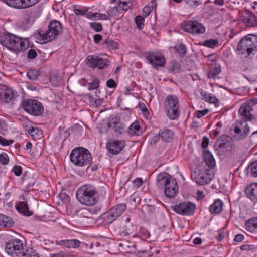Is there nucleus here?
Segmentation results:
<instances>
[{"mask_svg": "<svg viewBox=\"0 0 257 257\" xmlns=\"http://www.w3.org/2000/svg\"><path fill=\"white\" fill-rule=\"evenodd\" d=\"M106 86L110 88H114L117 86V84L113 79H109L106 81Z\"/></svg>", "mask_w": 257, "mask_h": 257, "instance_id": "61", "label": "nucleus"}, {"mask_svg": "<svg viewBox=\"0 0 257 257\" xmlns=\"http://www.w3.org/2000/svg\"><path fill=\"white\" fill-rule=\"evenodd\" d=\"M50 257H74V256L71 254L58 253H54L53 254H51Z\"/></svg>", "mask_w": 257, "mask_h": 257, "instance_id": "64", "label": "nucleus"}, {"mask_svg": "<svg viewBox=\"0 0 257 257\" xmlns=\"http://www.w3.org/2000/svg\"><path fill=\"white\" fill-rule=\"evenodd\" d=\"M37 52L34 49H31L28 51V58L29 59H34L37 56Z\"/></svg>", "mask_w": 257, "mask_h": 257, "instance_id": "63", "label": "nucleus"}, {"mask_svg": "<svg viewBox=\"0 0 257 257\" xmlns=\"http://www.w3.org/2000/svg\"><path fill=\"white\" fill-rule=\"evenodd\" d=\"M78 201L86 206H93L98 200V193L95 187L91 185H84L78 188L76 193Z\"/></svg>", "mask_w": 257, "mask_h": 257, "instance_id": "3", "label": "nucleus"}, {"mask_svg": "<svg viewBox=\"0 0 257 257\" xmlns=\"http://www.w3.org/2000/svg\"><path fill=\"white\" fill-rule=\"evenodd\" d=\"M99 82H100V81L98 78H94L93 81H92V82H90L88 84V89L89 90H91L96 89L98 88V87L99 86Z\"/></svg>", "mask_w": 257, "mask_h": 257, "instance_id": "49", "label": "nucleus"}, {"mask_svg": "<svg viewBox=\"0 0 257 257\" xmlns=\"http://www.w3.org/2000/svg\"><path fill=\"white\" fill-rule=\"evenodd\" d=\"M120 235L122 236H126L130 235L134 232V226L131 224H126L120 226L119 229Z\"/></svg>", "mask_w": 257, "mask_h": 257, "instance_id": "26", "label": "nucleus"}, {"mask_svg": "<svg viewBox=\"0 0 257 257\" xmlns=\"http://www.w3.org/2000/svg\"><path fill=\"white\" fill-rule=\"evenodd\" d=\"M245 193L251 200L257 201V183H252L248 186L246 189Z\"/></svg>", "mask_w": 257, "mask_h": 257, "instance_id": "21", "label": "nucleus"}, {"mask_svg": "<svg viewBox=\"0 0 257 257\" xmlns=\"http://www.w3.org/2000/svg\"><path fill=\"white\" fill-rule=\"evenodd\" d=\"M155 210V207L153 206L149 205H144L142 207V211L145 213L148 214L152 213Z\"/></svg>", "mask_w": 257, "mask_h": 257, "instance_id": "54", "label": "nucleus"}, {"mask_svg": "<svg viewBox=\"0 0 257 257\" xmlns=\"http://www.w3.org/2000/svg\"><path fill=\"white\" fill-rule=\"evenodd\" d=\"M240 20L246 26L257 27V18L254 14L248 10L245 11L242 13Z\"/></svg>", "mask_w": 257, "mask_h": 257, "instance_id": "13", "label": "nucleus"}, {"mask_svg": "<svg viewBox=\"0 0 257 257\" xmlns=\"http://www.w3.org/2000/svg\"><path fill=\"white\" fill-rule=\"evenodd\" d=\"M80 241L76 239L61 240L57 241V244L66 248H76L80 245Z\"/></svg>", "mask_w": 257, "mask_h": 257, "instance_id": "22", "label": "nucleus"}, {"mask_svg": "<svg viewBox=\"0 0 257 257\" xmlns=\"http://www.w3.org/2000/svg\"><path fill=\"white\" fill-rule=\"evenodd\" d=\"M126 205L125 203H121L115 205L114 207L110 209L115 215L118 217L125 211Z\"/></svg>", "mask_w": 257, "mask_h": 257, "instance_id": "31", "label": "nucleus"}, {"mask_svg": "<svg viewBox=\"0 0 257 257\" xmlns=\"http://www.w3.org/2000/svg\"><path fill=\"white\" fill-rule=\"evenodd\" d=\"M251 110L252 108L248 103H245L241 105L238 113L244 121L240 123L239 126H236L234 130L236 133L234 136L236 140L244 139L248 135L250 128L246 121H251L253 118V116L250 113Z\"/></svg>", "mask_w": 257, "mask_h": 257, "instance_id": "1", "label": "nucleus"}, {"mask_svg": "<svg viewBox=\"0 0 257 257\" xmlns=\"http://www.w3.org/2000/svg\"><path fill=\"white\" fill-rule=\"evenodd\" d=\"M0 43L10 50L15 52L24 51L29 46L26 40L11 33L1 34Z\"/></svg>", "mask_w": 257, "mask_h": 257, "instance_id": "2", "label": "nucleus"}, {"mask_svg": "<svg viewBox=\"0 0 257 257\" xmlns=\"http://www.w3.org/2000/svg\"><path fill=\"white\" fill-rule=\"evenodd\" d=\"M99 56L96 55H89L87 57L86 63L87 65L92 68H96Z\"/></svg>", "mask_w": 257, "mask_h": 257, "instance_id": "36", "label": "nucleus"}, {"mask_svg": "<svg viewBox=\"0 0 257 257\" xmlns=\"http://www.w3.org/2000/svg\"><path fill=\"white\" fill-rule=\"evenodd\" d=\"M97 60V64L96 68L103 69L107 68L110 64L109 61L107 59H103L99 56Z\"/></svg>", "mask_w": 257, "mask_h": 257, "instance_id": "38", "label": "nucleus"}, {"mask_svg": "<svg viewBox=\"0 0 257 257\" xmlns=\"http://www.w3.org/2000/svg\"><path fill=\"white\" fill-rule=\"evenodd\" d=\"M50 81L55 86H58L61 83L59 77L56 75H52L50 77Z\"/></svg>", "mask_w": 257, "mask_h": 257, "instance_id": "57", "label": "nucleus"}, {"mask_svg": "<svg viewBox=\"0 0 257 257\" xmlns=\"http://www.w3.org/2000/svg\"><path fill=\"white\" fill-rule=\"evenodd\" d=\"M146 58L155 68L163 67L165 64L164 56L161 53L151 52L146 55Z\"/></svg>", "mask_w": 257, "mask_h": 257, "instance_id": "12", "label": "nucleus"}, {"mask_svg": "<svg viewBox=\"0 0 257 257\" xmlns=\"http://www.w3.org/2000/svg\"><path fill=\"white\" fill-rule=\"evenodd\" d=\"M131 1H119L117 6L113 7L112 11L116 10L117 13H121L123 11L127 10L132 6V4H131Z\"/></svg>", "mask_w": 257, "mask_h": 257, "instance_id": "25", "label": "nucleus"}, {"mask_svg": "<svg viewBox=\"0 0 257 257\" xmlns=\"http://www.w3.org/2000/svg\"><path fill=\"white\" fill-rule=\"evenodd\" d=\"M88 18L92 20H108V16L106 14H103L99 13H90V15L88 16Z\"/></svg>", "mask_w": 257, "mask_h": 257, "instance_id": "43", "label": "nucleus"}, {"mask_svg": "<svg viewBox=\"0 0 257 257\" xmlns=\"http://www.w3.org/2000/svg\"><path fill=\"white\" fill-rule=\"evenodd\" d=\"M209 112L208 109H205L203 110L197 111L195 113V116L197 118H201V117L207 114Z\"/></svg>", "mask_w": 257, "mask_h": 257, "instance_id": "60", "label": "nucleus"}, {"mask_svg": "<svg viewBox=\"0 0 257 257\" xmlns=\"http://www.w3.org/2000/svg\"><path fill=\"white\" fill-rule=\"evenodd\" d=\"M126 205L125 203H121L115 205L114 207L110 209L115 215L118 217L125 211Z\"/></svg>", "mask_w": 257, "mask_h": 257, "instance_id": "32", "label": "nucleus"}, {"mask_svg": "<svg viewBox=\"0 0 257 257\" xmlns=\"http://www.w3.org/2000/svg\"><path fill=\"white\" fill-rule=\"evenodd\" d=\"M246 230L250 232L257 230V218H252L246 221L245 223Z\"/></svg>", "mask_w": 257, "mask_h": 257, "instance_id": "28", "label": "nucleus"}, {"mask_svg": "<svg viewBox=\"0 0 257 257\" xmlns=\"http://www.w3.org/2000/svg\"><path fill=\"white\" fill-rule=\"evenodd\" d=\"M180 66L179 63L176 61H171L168 67V71L171 73L176 74L179 72Z\"/></svg>", "mask_w": 257, "mask_h": 257, "instance_id": "42", "label": "nucleus"}, {"mask_svg": "<svg viewBox=\"0 0 257 257\" xmlns=\"http://www.w3.org/2000/svg\"><path fill=\"white\" fill-rule=\"evenodd\" d=\"M229 137L226 135L221 136L219 138L217 139L215 145L218 146L219 148L222 149L226 147L227 143L228 142Z\"/></svg>", "mask_w": 257, "mask_h": 257, "instance_id": "37", "label": "nucleus"}, {"mask_svg": "<svg viewBox=\"0 0 257 257\" xmlns=\"http://www.w3.org/2000/svg\"><path fill=\"white\" fill-rule=\"evenodd\" d=\"M90 26L91 29L95 30L96 32H100L102 29L101 24L97 22L90 23Z\"/></svg>", "mask_w": 257, "mask_h": 257, "instance_id": "56", "label": "nucleus"}, {"mask_svg": "<svg viewBox=\"0 0 257 257\" xmlns=\"http://www.w3.org/2000/svg\"><path fill=\"white\" fill-rule=\"evenodd\" d=\"M218 41L216 39H209L204 41V45L210 48H213L218 44Z\"/></svg>", "mask_w": 257, "mask_h": 257, "instance_id": "52", "label": "nucleus"}, {"mask_svg": "<svg viewBox=\"0 0 257 257\" xmlns=\"http://www.w3.org/2000/svg\"><path fill=\"white\" fill-rule=\"evenodd\" d=\"M204 99L206 102L210 103H215L217 101V99L215 97L211 96L210 94L204 92Z\"/></svg>", "mask_w": 257, "mask_h": 257, "instance_id": "53", "label": "nucleus"}, {"mask_svg": "<svg viewBox=\"0 0 257 257\" xmlns=\"http://www.w3.org/2000/svg\"><path fill=\"white\" fill-rule=\"evenodd\" d=\"M164 188L165 195L169 198L175 197L178 192V187L175 180L172 181Z\"/></svg>", "mask_w": 257, "mask_h": 257, "instance_id": "18", "label": "nucleus"}, {"mask_svg": "<svg viewBox=\"0 0 257 257\" xmlns=\"http://www.w3.org/2000/svg\"><path fill=\"white\" fill-rule=\"evenodd\" d=\"M5 251L12 257L22 255L24 249L23 244L19 239H13L8 241L5 245Z\"/></svg>", "mask_w": 257, "mask_h": 257, "instance_id": "10", "label": "nucleus"}, {"mask_svg": "<svg viewBox=\"0 0 257 257\" xmlns=\"http://www.w3.org/2000/svg\"><path fill=\"white\" fill-rule=\"evenodd\" d=\"M140 129V125L137 123H133L130 126L128 133L131 135L137 134Z\"/></svg>", "mask_w": 257, "mask_h": 257, "instance_id": "48", "label": "nucleus"}, {"mask_svg": "<svg viewBox=\"0 0 257 257\" xmlns=\"http://www.w3.org/2000/svg\"><path fill=\"white\" fill-rule=\"evenodd\" d=\"M164 104L168 117L171 120L177 119L179 116L178 98L175 95H168L165 98Z\"/></svg>", "mask_w": 257, "mask_h": 257, "instance_id": "7", "label": "nucleus"}, {"mask_svg": "<svg viewBox=\"0 0 257 257\" xmlns=\"http://www.w3.org/2000/svg\"><path fill=\"white\" fill-rule=\"evenodd\" d=\"M174 180V178L168 174L162 172L159 174L156 177V185L160 189H164L168 186V184L171 181Z\"/></svg>", "mask_w": 257, "mask_h": 257, "instance_id": "15", "label": "nucleus"}, {"mask_svg": "<svg viewBox=\"0 0 257 257\" xmlns=\"http://www.w3.org/2000/svg\"><path fill=\"white\" fill-rule=\"evenodd\" d=\"M13 170L15 175L17 176H20L22 174V168L20 166L15 165Z\"/></svg>", "mask_w": 257, "mask_h": 257, "instance_id": "62", "label": "nucleus"}, {"mask_svg": "<svg viewBox=\"0 0 257 257\" xmlns=\"http://www.w3.org/2000/svg\"><path fill=\"white\" fill-rule=\"evenodd\" d=\"M156 4L155 1L150 2L147 5L145 6L143 9V13L145 17L148 16L153 10L156 8Z\"/></svg>", "mask_w": 257, "mask_h": 257, "instance_id": "40", "label": "nucleus"}, {"mask_svg": "<svg viewBox=\"0 0 257 257\" xmlns=\"http://www.w3.org/2000/svg\"><path fill=\"white\" fill-rule=\"evenodd\" d=\"M104 219L107 224L112 223L118 218L115 214L110 209L107 213L104 214Z\"/></svg>", "mask_w": 257, "mask_h": 257, "instance_id": "34", "label": "nucleus"}, {"mask_svg": "<svg viewBox=\"0 0 257 257\" xmlns=\"http://www.w3.org/2000/svg\"><path fill=\"white\" fill-rule=\"evenodd\" d=\"M103 47L109 49H116L118 48V44L112 39H106L104 41Z\"/></svg>", "mask_w": 257, "mask_h": 257, "instance_id": "41", "label": "nucleus"}, {"mask_svg": "<svg viewBox=\"0 0 257 257\" xmlns=\"http://www.w3.org/2000/svg\"><path fill=\"white\" fill-rule=\"evenodd\" d=\"M172 209L174 212L179 214L190 216L194 213L196 205L191 202H183L178 205L172 206Z\"/></svg>", "mask_w": 257, "mask_h": 257, "instance_id": "9", "label": "nucleus"}, {"mask_svg": "<svg viewBox=\"0 0 257 257\" xmlns=\"http://www.w3.org/2000/svg\"><path fill=\"white\" fill-rule=\"evenodd\" d=\"M173 132L167 128L160 130L159 132V137L166 142H170L173 139Z\"/></svg>", "mask_w": 257, "mask_h": 257, "instance_id": "23", "label": "nucleus"}, {"mask_svg": "<svg viewBox=\"0 0 257 257\" xmlns=\"http://www.w3.org/2000/svg\"><path fill=\"white\" fill-rule=\"evenodd\" d=\"M28 133L34 138L39 137L41 134V132L37 127L34 126H31L29 128Z\"/></svg>", "mask_w": 257, "mask_h": 257, "instance_id": "47", "label": "nucleus"}, {"mask_svg": "<svg viewBox=\"0 0 257 257\" xmlns=\"http://www.w3.org/2000/svg\"><path fill=\"white\" fill-rule=\"evenodd\" d=\"M247 172L250 175L257 177V161L253 162L248 166Z\"/></svg>", "mask_w": 257, "mask_h": 257, "instance_id": "44", "label": "nucleus"}, {"mask_svg": "<svg viewBox=\"0 0 257 257\" xmlns=\"http://www.w3.org/2000/svg\"><path fill=\"white\" fill-rule=\"evenodd\" d=\"M144 18L141 16H138L135 18V23L137 28L141 30L144 26Z\"/></svg>", "mask_w": 257, "mask_h": 257, "instance_id": "51", "label": "nucleus"}, {"mask_svg": "<svg viewBox=\"0 0 257 257\" xmlns=\"http://www.w3.org/2000/svg\"><path fill=\"white\" fill-rule=\"evenodd\" d=\"M124 147L123 141L110 140L106 143V148L108 152L112 155L118 154Z\"/></svg>", "mask_w": 257, "mask_h": 257, "instance_id": "14", "label": "nucleus"}, {"mask_svg": "<svg viewBox=\"0 0 257 257\" xmlns=\"http://www.w3.org/2000/svg\"><path fill=\"white\" fill-rule=\"evenodd\" d=\"M8 6L15 9H25L35 5L38 1H3Z\"/></svg>", "mask_w": 257, "mask_h": 257, "instance_id": "17", "label": "nucleus"}, {"mask_svg": "<svg viewBox=\"0 0 257 257\" xmlns=\"http://www.w3.org/2000/svg\"><path fill=\"white\" fill-rule=\"evenodd\" d=\"M110 124V126L112 127L114 132L116 135H121L124 132L125 125L120 122L119 118L116 117L112 118Z\"/></svg>", "mask_w": 257, "mask_h": 257, "instance_id": "19", "label": "nucleus"}, {"mask_svg": "<svg viewBox=\"0 0 257 257\" xmlns=\"http://www.w3.org/2000/svg\"><path fill=\"white\" fill-rule=\"evenodd\" d=\"M39 75V72L35 69L30 70L27 73V77L31 80H36Z\"/></svg>", "mask_w": 257, "mask_h": 257, "instance_id": "46", "label": "nucleus"}, {"mask_svg": "<svg viewBox=\"0 0 257 257\" xmlns=\"http://www.w3.org/2000/svg\"><path fill=\"white\" fill-rule=\"evenodd\" d=\"M70 158L74 165L79 167L88 166L92 160L90 151L82 147L74 148L70 154Z\"/></svg>", "mask_w": 257, "mask_h": 257, "instance_id": "5", "label": "nucleus"}, {"mask_svg": "<svg viewBox=\"0 0 257 257\" xmlns=\"http://www.w3.org/2000/svg\"><path fill=\"white\" fill-rule=\"evenodd\" d=\"M221 71V67L220 66H218L208 71L207 73V77L210 79H215L218 77V76L220 73Z\"/></svg>", "mask_w": 257, "mask_h": 257, "instance_id": "39", "label": "nucleus"}, {"mask_svg": "<svg viewBox=\"0 0 257 257\" xmlns=\"http://www.w3.org/2000/svg\"><path fill=\"white\" fill-rule=\"evenodd\" d=\"M74 12L77 15L86 16L87 18L90 13V12H87V10L79 9H74Z\"/></svg>", "mask_w": 257, "mask_h": 257, "instance_id": "55", "label": "nucleus"}, {"mask_svg": "<svg viewBox=\"0 0 257 257\" xmlns=\"http://www.w3.org/2000/svg\"><path fill=\"white\" fill-rule=\"evenodd\" d=\"M174 48L177 53L179 54L180 55H183L187 52V48L184 44L180 43L176 44Z\"/></svg>", "mask_w": 257, "mask_h": 257, "instance_id": "45", "label": "nucleus"}, {"mask_svg": "<svg viewBox=\"0 0 257 257\" xmlns=\"http://www.w3.org/2000/svg\"><path fill=\"white\" fill-rule=\"evenodd\" d=\"M13 225L14 221L10 217L3 214H0V226L10 227Z\"/></svg>", "mask_w": 257, "mask_h": 257, "instance_id": "29", "label": "nucleus"}, {"mask_svg": "<svg viewBox=\"0 0 257 257\" xmlns=\"http://www.w3.org/2000/svg\"><path fill=\"white\" fill-rule=\"evenodd\" d=\"M62 29V25L59 21H51L47 30L39 31L37 36V42L43 44L55 40L61 33Z\"/></svg>", "mask_w": 257, "mask_h": 257, "instance_id": "4", "label": "nucleus"}, {"mask_svg": "<svg viewBox=\"0 0 257 257\" xmlns=\"http://www.w3.org/2000/svg\"><path fill=\"white\" fill-rule=\"evenodd\" d=\"M237 50L241 54L246 53L245 57L257 51V36L250 34L244 37L239 42Z\"/></svg>", "mask_w": 257, "mask_h": 257, "instance_id": "6", "label": "nucleus"}, {"mask_svg": "<svg viewBox=\"0 0 257 257\" xmlns=\"http://www.w3.org/2000/svg\"><path fill=\"white\" fill-rule=\"evenodd\" d=\"M22 108L26 112L34 116L40 115L44 110L41 102L31 99L25 100L22 103Z\"/></svg>", "mask_w": 257, "mask_h": 257, "instance_id": "8", "label": "nucleus"}, {"mask_svg": "<svg viewBox=\"0 0 257 257\" xmlns=\"http://www.w3.org/2000/svg\"><path fill=\"white\" fill-rule=\"evenodd\" d=\"M99 56L96 55H89L87 57L86 63L87 65L92 68H96Z\"/></svg>", "mask_w": 257, "mask_h": 257, "instance_id": "35", "label": "nucleus"}, {"mask_svg": "<svg viewBox=\"0 0 257 257\" xmlns=\"http://www.w3.org/2000/svg\"><path fill=\"white\" fill-rule=\"evenodd\" d=\"M126 205L125 203H121L115 205L114 207L110 209L115 215L118 217L125 211Z\"/></svg>", "mask_w": 257, "mask_h": 257, "instance_id": "33", "label": "nucleus"}, {"mask_svg": "<svg viewBox=\"0 0 257 257\" xmlns=\"http://www.w3.org/2000/svg\"><path fill=\"white\" fill-rule=\"evenodd\" d=\"M223 203L219 199L216 200L210 206L209 210L212 213H218L222 211Z\"/></svg>", "mask_w": 257, "mask_h": 257, "instance_id": "30", "label": "nucleus"}, {"mask_svg": "<svg viewBox=\"0 0 257 257\" xmlns=\"http://www.w3.org/2000/svg\"><path fill=\"white\" fill-rule=\"evenodd\" d=\"M209 172V170L207 169L200 172L195 178L196 183L202 185L209 183L211 180V176Z\"/></svg>", "mask_w": 257, "mask_h": 257, "instance_id": "20", "label": "nucleus"}, {"mask_svg": "<svg viewBox=\"0 0 257 257\" xmlns=\"http://www.w3.org/2000/svg\"><path fill=\"white\" fill-rule=\"evenodd\" d=\"M22 257H39L38 254H36L32 248L26 249L23 251Z\"/></svg>", "mask_w": 257, "mask_h": 257, "instance_id": "50", "label": "nucleus"}, {"mask_svg": "<svg viewBox=\"0 0 257 257\" xmlns=\"http://www.w3.org/2000/svg\"><path fill=\"white\" fill-rule=\"evenodd\" d=\"M181 28L184 31L195 35L202 34L205 32V26L197 21L186 22L182 25Z\"/></svg>", "mask_w": 257, "mask_h": 257, "instance_id": "11", "label": "nucleus"}, {"mask_svg": "<svg viewBox=\"0 0 257 257\" xmlns=\"http://www.w3.org/2000/svg\"><path fill=\"white\" fill-rule=\"evenodd\" d=\"M16 209L20 213L25 216H30L32 213L29 210L28 205L24 202H20L16 206Z\"/></svg>", "mask_w": 257, "mask_h": 257, "instance_id": "27", "label": "nucleus"}, {"mask_svg": "<svg viewBox=\"0 0 257 257\" xmlns=\"http://www.w3.org/2000/svg\"><path fill=\"white\" fill-rule=\"evenodd\" d=\"M14 142L13 140H7L0 136V144L3 146H7L12 144Z\"/></svg>", "mask_w": 257, "mask_h": 257, "instance_id": "59", "label": "nucleus"}, {"mask_svg": "<svg viewBox=\"0 0 257 257\" xmlns=\"http://www.w3.org/2000/svg\"><path fill=\"white\" fill-rule=\"evenodd\" d=\"M14 96V92L11 89L0 84V100L3 102L9 103L13 100Z\"/></svg>", "mask_w": 257, "mask_h": 257, "instance_id": "16", "label": "nucleus"}, {"mask_svg": "<svg viewBox=\"0 0 257 257\" xmlns=\"http://www.w3.org/2000/svg\"><path fill=\"white\" fill-rule=\"evenodd\" d=\"M9 159L8 155L5 153L0 154V162L3 165H6L9 163Z\"/></svg>", "mask_w": 257, "mask_h": 257, "instance_id": "58", "label": "nucleus"}, {"mask_svg": "<svg viewBox=\"0 0 257 257\" xmlns=\"http://www.w3.org/2000/svg\"><path fill=\"white\" fill-rule=\"evenodd\" d=\"M204 160L209 168H213L215 165V161L212 154L208 151L203 152Z\"/></svg>", "mask_w": 257, "mask_h": 257, "instance_id": "24", "label": "nucleus"}]
</instances>
